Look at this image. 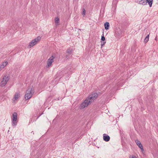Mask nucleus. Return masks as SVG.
<instances>
[{"mask_svg": "<svg viewBox=\"0 0 158 158\" xmlns=\"http://www.w3.org/2000/svg\"><path fill=\"white\" fill-rule=\"evenodd\" d=\"M110 136L106 134H104L103 135V140L106 142H108L110 140Z\"/></svg>", "mask_w": 158, "mask_h": 158, "instance_id": "nucleus-8", "label": "nucleus"}, {"mask_svg": "<svg viewBox=\"0 0 158 158\" xmlns=\"http://www.w3.org/2000/svg\"><path fill=\"white\" fill-rule=\"evenodd\" d=\"M139 4H142L143 5H145L147 4L146 1H143L142 0H141L139 2Z\"/></svg>", "mask_w": 158, "mask_h": 158, "instance_id": "nucleus-13", "label": "nucleus"}, {"mask_svg": "<svg viewBox=\"0 0 158 158\" xmlns=\"http://www.w3.org/2000/svg\"><path fill=\"white\" fill-rule=\"evenodd\" d=\"M149 34H148L147 36L146 37V38H148V39H149Z\"/></svg>", "mask_w": 158, "mask_h": 158, "instance_id": "nucleus-22", "label": "nucleus"}, {"mask_svg": "<svg viewBox=\"0 0 158 158\" xmlns=\"http://www.w3.org/2000/svg\"><path fill=\"white\" fill-rule=\"evenodd\" d=\"M9 78L8 76H5L3 78V80L1 83V86L3 87L6 84L7 82L9 80Z\"/></svg>", "mask_w": 158, "mask_h": 158, "instance_id": "nucleus-5", "label": "nucleus"}, {"mask_svg": "<svg viewBox=\"0 0 158 158\" xmlns=\"http://www.w3.org/2000/svg\"><path fill=\"white\" fill-rule=\"evenodd\" d=\"M155 155V156H156V154H154V156Z\"/></svg>", "mask_w": 158, "mask_h": 158, "instance_id": "nucleus-25", "label": "nucleus"}, {"mask_svg": "<svg viewBox=\"0 0 158 158\" xmlns=\"http://www.w3.org/2000/svg\"><path fill=\"white\" fill-rule=\"evenodd\" d=\"M135 142H136L137 145L139 146V147L140 148L142 151H143V146L141 144L140 142L138 139L135 140Z\"/></svg>", "mask_w": 158, "mask_h": 158, "instance_id": "nucleus-7", "label": "nucleus"}, {"mask_svg": "<svg viewBox=\"0 0 158 158\" xmlns=\"http://www.w3.org/2000/svg\"><path fill=\"white\" fill-rule=\"evenodd\" d=\"M8 64V62L7 61H6L3 63V64H1V66L2 67H3V68L6 65Z\"/></svg>", "mask_w": 158, "mask_h": 158, "instance_id": "nucleus-15", "label": "nucleus"}, {"mask_svg": "<svg viewBox=\"0 0 158 158\" xmlns=\"http://www.w3.org/2000/svg\"><path fill=\"white\" fill-rule=\"evenodd\" d=\"M104 26L105 29L106 30H107L109 29V23L108 22H106L104 24Z\"/></svg>", "mask_w": 158, "mask_h": 158, "instance_id": "nucleus-10", "label": "nucleus"}, {"mask_svg": "<svg viewBox=\"0 0 158 158\" xmlns=\"http://www.w3.org/2000/svg\"><path fill=\"white\" fill-rule=\"evenodd\" d=\"M59 19L58 17H56L55 19V24L56 25H59Z\"/></svg>", "mask_w": 158, "mask_h": 158, "instance_id": "nucleus-12", "label": "nucleus"}, {"mask_svg": "<svg viewBox=\"0 0 158 158\" xmlns=\"http://www.w3.org/2000/svg\"><path fill=\"white\" fill-rule=\"evenodd\" d=\"M114 0V1H116V2H117V1H118V0Z\"/></svg>", "mask_w": 158, "mask_h": 158, "instance_id": "nucleus-23", "label": "nucleus"}, {"mask_svg": "<svg viewBox=\"0 0 158 158\" xmlns=\"http://www.w3.org/2000/svg\"><path fill=\"white\" fill-rule=\"evenodd\" d=\"M34 93V89L30 87L26 91V94L25 96V98L27 100L31 98Z\"/></svg>", "mask_w": 158, "mask_h": 158, "instance_id": "nucleus-2", "label": "nucleus"}, {"mask_svg": "<svg viewBox=\"0 0 158 158\" xmlns=\"http://www.w3.org/2000/svg\"><path fill=\"white\" fill-rule=\"evenodd\" d=\"M146 3H148L150 7L152 6L153 0H146Z\"/></svg>", "mask_w": 158, "mask_h": 158, "instance_id": "nucleus-11", "label": "nucleus"}, {"mask_svg": "<svg viewBox=\"0 0 158 158\" xmlns=\"http://www.w3.org/2000/svg\"><path fill=\"white\" fill-rule=\"evenodd\" d=\"M101 47H102V46L104 45L105 43H106V41L105 42H103L102 41H101Z\"/></svg>", "mask_w": 158, "mask_h": 158, "instance_id": "nucleus-18", "label": "nucleus"}, {"mask_svg": "<svg viewBox=\"0 0 158 158\" xmlns=\"http://www.w3.org/2000/svg\"><path fill=\"white\" fill-rule=\"evenodd\" d=\"M98 96V95L97 93H94L89 95L81 104L80 106V109H82L90 105L97 98Z\"/></svg>", "mask_w": 158, "mask_h": 158, "instance_id": "nucleus-1", "label": "nucleus"}, {"mask_svg": "<svg viewBox=\"0 0 158 158\" xmlns=\"http://www.w3.org/2000/svg\"><path fill=\"white\" fill-rule=\"evenodd\" d=\"M20 97V94L19 93H16L15 94L14 98L13 101L15 102Z\"/></svg>", "mask_w": 158, "mask_h": 158, "instance_id": "nucleus-9", "label": "nucleus"}, {"mask_svg": "<svg viewBox=\"0 0 158 158\" xmlns=\"http://www.w3.org/2000/svg\"><path fill=\"white\" fill-rule=\"evenodd\" d=\"M82 15H83V16L85 15V11L84 9H83V10L82 11Z\"/></svg>", "mask_w": 158, "mask_h": 158, "instance_id": "nucleus-19", "label": "nucleus"}, {"mask_svg": "<svg viewBox=\"0 0 158 158\" xmlns=\"http://www.w3.org/2000/svg\"><path fill=\"white\" fill-rule=\"evenodd\" d=\"M54 57L52 56L48 60L47 65L48 67L51 65L52 62L54 61Z\"/></svg>", "mask_w": 158, "mask_h": 158, "instance_id": "nucleus-6", "label": "nucleus"}, {"mask_svg": "<svg viewBox=\"0 0 158 158\" xmlns=\"http://www.w3.org/2000/svg\"><path fill=\"white\" fill-rule=\"evenodd\" d=\"M3 66L2 67V66H1V65L0 66V71L1 70L3 69Z\"/></svg>", "mask_w": 158, "mask_h": 158, "instance_id": "nucleus-21", "label": "nucleus"}, {"mask_svg": "<svg viewBox=\"0 0 158 158\" xmlns=\"http://www.w3.org/2000/svg\"><path fill=\"white\" fill-rule=\"evenodd\" d=\"M64 73L63 71H61V72H58L57 76H59L61 74H62V73Z\"/></svg>", "mask_w": 158, "mask_h": 158, "instance_id": "nucleus-17", "label": "nucleus"}, {"mask_svg": "<svg viewBox=\"0 0 158 158\" xmlns=\"http://www.w3.org/2000/svg\"><path fill=\"white\" fill-rule=\"evenodd\" d=\"M105 38L104 36V34H103L101 37V40L103 41H105Z\"/></svg>", "mask_w": 158, "mask_h": 158, "instance_id": "nucleus-16", "label": "nucleus"}, {"mask_svg": "<svg viewBox=\"0 0 158 158\" xmlns=\"http://www.w3.org/2000/svg\"><path fill=\"white\" fill-rule=\"evenodd\" d=\"M67 57H68V56H66V58H67Z\"/></svg>", "mask_w": 158, "mask_h": 158, "instance_id": "nucleus-26", "label": "nucleus"}, {"mask_svg": "<svg viewBox=\"0 0 158 158\" xmlns=\"http://www.w3.org/2000/svg\"><path fill=\"white\" fill-rule=\"evenodd\" d=\"M40 37L38 36L34 39L32 40V41L29 43V46H30V48H31L34 45L36 44L38 42H39L40 40Z\"/></svg>", "mask_w": 158, "mask_h": 158, "instance_id": "nucleus-3", "label": "nucleus"}, {"mask_svg": "<svg viewBox=\"0 0 158 158\" xmlns=\"http://www.w3.org/2000/svg\"><path fill=\"white\" fill-rule=\"evenodd\" d=\"M13 118L12 120V125L15 127L17 124V114L16 113H14L12 115Z\"/></svg>", "mask_w": 158, "mask_h": 158, "instance_id": "nucleus-4", "label": "nucleus"}, {"mask_svg": "<svg viewBox=\"0 0 158 158\" xmlns=\"http://www.w3.org/2000/svg\"><path fill=\"white\" fill-rule=\"evenodd\" d=\"M62 74H60V76H60V77H61V75H62Z\"/></svg>", "mask_w": 158, "mask_h": 158, "instance_id": "nucleus-24", "label": "nucleus"}, {"mask_svg": "<svg viewBox=\"0 0 158 158\" xmlns=\"http://www.w3.org/2000/svg\"><path fill=\"white\" fill-rule=\"evenodd\" d=\"M72 49L71 48H69L67 50L66 52L67 53L71 54L72 53Z\"/></svg>", "mask_w": 158, "mask_h": 158, "instance_id": "nucleus-14", "label": "nucleus"}, {"mask_svg": "<svg viewBox=\"0 0 158 158\" xmlns=\"http://www.w3.org/2000/svg\"><path fill=\"white\" fill-rule=\"evenodd\" d=\"M148 40H149V39H148V38H145L144 39V42L145 43H146L147 42H148Z\"/></svg>", "mask_w": 158, "mask_h": 158, "instance_id": "nucleus-20", "label": "nucleus"}]
</instances>
